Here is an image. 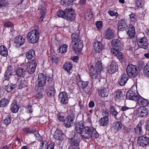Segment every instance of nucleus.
Instances as JSON below:
<instances>
[{
    "instance_id": "nucleus-39",
    "label": "nucleus",
    "mask_w": 149,
    "mask_h": 149,
    "mask_svg": "<svg viewBox=\"0 0 149 149\" xmlns=\"http://www.w3.org/2000/svg\"><path fill=\"white\" fill-rule=\"evenodd\" d=\"M68 45L66 44H64L62 46L60 47L57 50V51L61 54L64 53L66 52L67 50Z\"/></svg>"
},
{
    "instance_id": "nucleus-25",
    "label": "nucleus",
    "mask_w": 149,
    "mask_h": 149,
    "mask_svg": "<svg viewBox=\"0 0 149 149\" xmlns=\"http://www.w3.org/2000/svg\"><path fill=\"white\" fill-rule=\"evenodd\" d=\"M24 78H19L17 80V84L18 86V88L21 89L25 87V85Z\"/></svg>"
},
{
    "instance_id": "nucleus-3",
    "label": "nucleus",
    "mask_w": 149,
    "mask_h": 149,
    "mask_svg": "<svg viewBox=\"0 0 149 149\" xmlns=\"http://www.w3.org/2000/svg\"><path fill=\"white\" fill-rule=\"evenodd\" d=\"M39 31L36 29L30 31L27 34L28 40L30 43L34 44L38 41L39 38Z\"/></svg>"
},
{
    "instance_id": "nucleus-51",
    "label": "nucleus",
    "mask_w": 149,
    "mask_h": 149,
    "mask_svg": "<svg viewBox=\"0 0 149 149\" xmlns=\"http://www.w3.org/2000/svg\"><path fill=\"white\" fill-rule=\"evenodd\" d=\"M117 49L116 48H112L111 49V52L112 54L114 56H116L119 51H118Z\"/></svg>"
},
{
    "instance_id": "nucleus-55",
    "label": "nucleus",
    "mask_w": 149,
    "mask_h": 149,
    "mask_svg": "<svg viewBox=\"0 0 149 149\" xmlns=\"http://www.w3.org/2000/svg\"><path fill=\"white\" fill-rule=\"evenodd\" d=\"M58 57L56 55H53L52 58L51 60L53 63H56L58 61Z\"/></svg>"
},
{
    "instance_id": "nucleus-32",
    "label": "nucleus",
    "mask_w": 149,
    "mask_h": 149,
    "mask_svg": "<svg viewBox=\"0 0 149 149\" xmlns=\"http://www.w3.org/2000/svg\"><path fill=\"white\" fill-rule=\"evenodd\" d=\"M55 90L52 87H48L46 91L47 95L49 97L54 96L55 94Z\"/></svg>"
},
{
    "instance_id": "nucleus-37",
    "label": "nucleus",
    "mask_w": 149,
    "mask_h": 149,
    "mask_svg": "<svg viewBox=\"0 0 149 149\" xmlns=\"http://www.w3.org/2000/svg\"><path fill=\"white\" fill-rule=\"evenodd\" d=\"M113 127L117 131H118L122 128V125L120 122L117 121L113 123Z\"/></svg>"
},
{
    "instance_id": "nucleus-19",
    "label": "nucleus",
    "mask_w": 149,
    "mask_h": 149,
    "mask_svg": "<svg viewBox=\"0 0 149 149\" xmlns=\"http://www.w3.org/2000/svg\"><path fill=\"white\" fill-rule=\"evenodd\" d=\"M70 147L72 149H79V143L77 140L75 138H73L70 140Z\"/></svg>"
},
{
    "instance_id": "nucleus-6",
    "label": "nucleus",
    "mask_w": 149,
    "mask_h": 149,
    "mask_svg": "<svg viewBox=\"0 0 149 149\" xmlns=\"http://www.w3.org/2000/svg\"><path fill=\"white\" fill-rule=\"evenodd\" d=\"M149 143V138L145 135L139 136L137 139V144L142 147H145Z\"/></svg>"
},
{
    "instance_id": "nucleus-61",
    "label": "nucleus",
    "mask_w": 149,
    "mask_h": 149,
    "mask_svg": "<svg viewBox=\"0 0 149 149\" xmlns=\"http://www.w3.org/2000/svg\"><path fill=\"white\" fill-rule=\"evenodd\" d=\"M74 1V0H65V2L66 4L70 6L73 4Z\"/></svg>"
},
{
    "instance_id": "nucleus-12",
    "label": "nucleus",
    "mask_w": 149,
    "mask_h": 149,
    "mask_svg": "<svg viewBox=\"0 0 149 149\" xmlns=\"http://www.w3.org/2000/svg\"><path fill=\"white\" fill-rule=\"evenodd\" d=\"M137 42L138 47L141 48L146 49L148 47L147 40L145 37L139 39Z\"/></svg>"
},
{
    "instance_id": "nucleus-50",
    "label": "nucleus",
    "mask_w": 149,
    "mask_h": 149,
    "mask_svg": "<svg viewBox=\"0 0 149 149\" xmlns=\"http://www.w3.org/2000/svg\"><path fill=\"white\" fill-rule=\"evenodd\" d=\"M7 2L6 0H0V7H3L7 5Z\"/></svg>"
},
{
    "instance_id": "nucleus-30",
    "label": "nucleus",
    "mask_w": 149,
    "mask_h": 149,
    "mask_svg": "<svg viewBox=\"0 0 149 149\" xmlns=\"http://www.w3.org/2000/svg\"><path fill=\"white\" fill-rule=\"evenodd\" d=\"M137 101H138L139 104L143 105L144 107L148 105V100L141 96H138Z\"/></svg>"
},
{
    "instance_id": "nucleus-62",
    "label": "nucleus",
    "mask_w": 149,
    "mask_h": 149,
    "mask_svg": "<svg viewBox=\"0 0 149 149\" xmlns=\"http://www.w3.org/2000/svg\"><path fill=\"white\" fill-rule=\"evenodd\" d=\"M4 24L8 27H11L13 26V24L12 23L9 22H6L4 23Z\"/></svg>"
},
{
    "instance_id": "nucleus-54",
    "label": "nucleus",
    "mask_w": 149,
    "mask_h": 149,
    "mask_svg": "<svg viewBox=\"0 0 149 149\" xmlns=\"http://www.w3.org/2000/svg\"><path fill=\"white\" fill-rule=\"evenodd\" d=\"M23 131L26 134H30L31 133H34L30 129L28 128H24L23 129Z\"/></svg>"
},
{
    "instance_id": "nucleus-38",
    "label": "nucleus",
    "mask_w": 149,
    "mask_h": 149,
    "mask_svg": "<svg viewBox=\"0 0 149 149\" xmlns=\"http://www.w3.org/2000/svg\"><path fill=\"white\" fill-rule=\"evenodd\" d=\"M114 94L116 97L118 99H120L123 97L125 94L123 93V92L120 90H117L115 92Z\"/></svg>"
},
{
    "instance_id": "nucleus-31",
    "label": "nucleus",
    "mask_w": 149,
    "mask_h": 149,
    "mask_svg": "<svg viewBox=\"0 0 149 149\" xmlns=\"http://www.w3.org/2000/svg\"><path fill=\"white\" fill-rule=\"evenodd\" d=\"M93 15L92 10L90 9H88L85 12V17L87 20H90L93 17Z\"/></svg>"
},
{
    "instance_id": "nucleus-59",
    "label": "nucleus",
    "mask_w": 149,
    "mask_h": 149,
    "mask_svg": "<svg viewBox=\"0 0 149 149\" xmlns=\"http://www.w3.org/2000/svg\"><path fill=\"white\" fill-rule=\"evenodd\" d=\"M130 18L132 22H135L136 20L135 15L133 14H131L130 15Z\"/></svg>"
},
{
    "instance_id": "nucleus-52",
    "label": "nucleus",
    "mask_w": 149,
    "mask_h": 149,
    "mask_svg": "<svg viewBox=\"0 0 149 149\" xmlns=\"http://www.w3.org/2000/svg\"><path fill=\"white\" fill-rule=\"evenodd\" d=\"M96 26L98 29H100L102 27V22L101 21H97L95 23Z\"/></svg>"
},
{
    "instance_id": "nucleus-20",
    "label": "nucleus",
    "mask_w": 149,
    "mask_h": 149,
    "mask_svg": "<svg viewBox=\"0 0 149 149\" xmlns=\"http://www.w3.org/2000/svg\"><path fill=\"white\" fill-rule=\"evenodd\" d=\"M119 25L118 27V30L122 31L128 28L125 21L123 19H121L119 21Z\"/></svg>"
},
{
    "instance_id": "nucleus-35",
    "label": "nucleus",
    "mask_w": 149,
    "mask_h": 149,
    "mask_svg": "<svg viewBox=\"0 0 149 149\" xmlns=\"http://www.w3.org/2000/svg\"><path fill=\"white\" fill-rule=\"evenodd\" d=\"M7 49L5 46L1 45L0 46V54L4 56H6L8 55Z\"/></svg>"
},
{
    "instance_id": "nucleus-16",
    "label": "nucleus",
    "mask_w": 149,
    "mask_h": 149,
    "mask_svg": "<svg viewBox=\"0 0 149 149\" xmlns=\"http://www.w3.org/2000/svg\"><path fill=\"white\" fill-rule=\"evenodd\" d=\"M139 116L141 117H146L148 114V110L145 107L138 108Z\"/></svg>"
},
{
    "instance_id": "nucleus-24",
    "label": "nucleus",
    "mask_w": 149,
    "mask_h": 149,
    "mask_svg": "<svg viewBox=\"0 0 149 149\" xmlns=\"http://www.w3.org/2000/svg\"><path fill=\"white\" fill-rule=\"evenodd\" d=\"M72 43L82 41L79 36L78 32L74 33L71 36Z\"/></svg>"
},
{
    "instance_id": "nucleus-2",
    "label": "nucleus",
    "mask_w": 149,
    "mask_h": 149,
    "mask_svg": "<svg viewBox=\"0 0 149 149\" xmlns=\"http://www.w3.org/2000/svg\"><path fill=\"white\" fill-rule=\"evenodd\" d=\"M80 134L83 139H89L92 137L97 138L99 136L96 130L91 127H85Z\"/></svg>"
},
{
    "instance_id": "nucleus-4",
    "label": "nucleus",
    "mask_w": 149,
    "mask_h": 149,
    "mask_svg": "<svg viewBox=\"0 0 149 149\" xmlns=\"http://www.w3.org/2000/svg\"><path fill=\"white\" fill-rule=\"evenodd\" d=\"M47 78L43 74L41 73L38 75V84L36 86L35 89L38 91H42L43 87L45 86Z\"/></svg>"
},
{
    "instance_id": "nucleus-53",
    "label": "nucleus",
    "mask_w": 149,
    "mask_h": 149,
    "mask_svg": "<svg viewBox=\"0 0 149 149\" xmlns=\"http://www.w3.org/2000/svg\"><path fill=\"white\" fill-rule=\"evenodd\" d=\"M11 121V118L9 117H7L4 120L3 122L6 125H7L10 123Z\"/></svg>"
},
{
    "instance_id": "nucleus-21",
    "label": "nucleus",
    "mask_w": 149,
    "mask_h": 149,
    "mask_svg": "<svg viewBox=\"0 0 149 149\" xmlns=\"http://www.w3.org/2000/svg\"><path fill=\"white\" fill-rule=\"evenodd\" d=\"M114 35L113 31L110 28H108L104 34V37L105 38L108 39L112 38Z\"/></svg>"
},
{
    "instance_id": "nucleus-7",
    "label": "nucleus",
    "mask_w": 149,
    "mask_h": 149,
    "mask_svg": "<svg viewBox=\"0 0 149 149\" xmlns=\"http://www.w3.org/2000/svg\"><path fill=\"white\" fill-rule=\"evenodd\" d=\"M107 68L108 72L110 74H113L118 71V65L116 62L112 61Z\"/></svg>"
},
{
    "instance_id": "nucleus-42",
    "label": "nucleus",
    "mask_w": 149,
    "mask_h": 149,
    "mask_svg": "<svg viewBox=\"0 0 149 149\" xmlns=\"http://www.w3.org/2000/svg\"><path fill=\"white\" fill-rule=\"evenodd\" d=\"M77 84L78 86L83 88L84 87H86L88 84V82L87 81H77Z\"/></svg>"
},
{
    "instance_id": "nucleus-1",
    "label": "nucleus",
    "mask_w": 149,
    "mask_h": 149,
    "mask_svg": "<svg viewBox=\"0 0 149 149\" xmlns=\"http://www.w3.org/2000/svg\"><path fill=\"white\" fill-rule=\"evenodd\" d=\"M37 65L36 62L35 60L31 61L29 63L22 64L21 67H19L16 70V74L20 78H24L27 72L29 74H32L34 73Z\"/></svg>"
},
{
    "instance_id": "nucleus-27",
    "label": "nucleus",
    "mask_w": 149,
    "mask_h": 149,
    "mask_svg": "<svg viewBox=\"0 0 149 149\" xmlns=\"http://www.w3.org/2000/svg\"><path fill=\"white\" fill-rule=\"evenodd\" d=\"M127 29H128L127 32V35L130 38H133L135 35L134 28V26L132 25H131L129 28H128Z\"/></svg>"
},
{
    "instance_id": "nucleus-44",
    "label": "nucleus",
    "mask_w": 149,
    "mask_h": 149,
    "mask_svg": "<svg viewBox=\"0 0 149 149\" xmlns=\"http://www.w3.org/2000/svg\"><path fill=\"white\" fill-rule=\"evenodd\" d=\"M143 73L145 75L149 77V64L146 65L144 66Z\"/></svg>"
},
{
    "instance_id": "nucleus-33",
    "label": "nucleus",
    "mask_w": 149,
    "mask_h": 149,
    "mask_svg": "<svg viewBox=\"0 0 149 149\" xmlns=\"http://www.w3.org/2000/svg\"><path fill=\"white\" fill-rule=\"evenodd\" d=\"M72 67V65L71 63H67L63 65V68L69 74H70L71 73L70 70H71Z\"/></svg>"
},
{
    "instance_id": "nucleus-13",
    "label": "nucleus",
    "mask_w": 149,
    "mask_h": 149,
    "mask_svg": "<svg viewBox=\"0 0 149 149\" xmlns=\"http://www.w3.org/2000/svg\"><path fill=\"white\" fill-rule=\"evenodd\" d=\"M60 102L63 104H66L68 102V95L65 91L60 92L58 95Z\"/></svg>"
},
{
    "instance_id": "nucleus-34",
    "label": "nucleus",
    "mask_w": 149,
    "mask_h": 149,
    "mask_svg": "<svg viewBox=\"0 0 149 149\" xmlns=\"http://www.w3.org/2000/svg\"><path fill=\"white\" fill-rule=\"evenodd\" d=\"M91 75L92 83H95L100 81L98 76V74L96 71H94V72Z\"/></svg>"
},
{
    "instance_id": "nucleus-58",
    "label": "nucleus",
    "mask_w": 149,
    "mask_h": 149,
    "mask_svg": "<svg viewBox=\"0 0 149 149\" xmlns=\"http://www.w3.org/2000/svg\"><path fill=\"white\" fill-rule=\"evenodd\" d=\"M135 2L136 6L137 7H141V8H142L141 6L142 2L141 0H136Z\"/></svg>"
},
{
    "instance_id": "nucleus-57",
    "label": "nucleus",
    "mask_w": 149,
    "mask_h": 149,
    "mask_svg": "<svg viewBox=\"0 0 149 149\" xmlns=\"http://www.w3.org/2000/svg\"><path fill=\"white\" fill-rule=\"evenodd\" d=\"M32 106L31 104H29L26 106V108L27 109V111L30 113H32L33 112V109Z\"/></svg>"
},
{
    "instance_id": "nucleus-56",
    "label": "nucleus",
    "mask_w": 149,
    "mask_h": 149,
    "mask_svg": "<svg viewBox=\"0 0 149 149\" xmlns=\"http://www.w3.org/2000/svg\"><path fill=\"white\" fill-rule=\"evenodd\" d=\"M102 114L103 116V117H108L109 116L108 112L107 110H103L102 111Z\"/></svg>"
},
{
    "instance_id": "nucleus-9",
    "label": "nucleus",
    "mask_w": 149,
    "mask_h": 149,
    "mask_svg": "<svg viewBox=\"0 0 149 149\" xmlns=\"http://www.w3.org/2000/svg\"><path fill=\"white\" fill-rule=\"evenodd\" d=\"M72 49L75 54H78L82 50L83 46L82 41L72 43Z\"/></svg>"
},
{
    "instance_id": "nucleus-45",
    "label": "nucleus",
    "mask_w": 149,
    "mask_h": 149,
    "mask_svg": "<svg viewBox=\"0 0 149 149\" xmlns=\"http://www.w3.org/2000/svg\"><path fill=\"white\" fill-rule=\"evenodd\" d=\"M95 66L97 68V70H98V71H101L102 69L101 62V61H99L98 60H97L96 62Z\"/></svg>"
},
{
    "instance_id": "nucleus-60",
    "label": "nucleus",
    "mask_w": 149,
    "mask_h": 149,
    "mask_svg": "<svg viewBox=\"0 0 149 149\" xmlns=\"http://www.w3.org/2000/svg\"><path fill=\"white\" fill-rule=\"evenodd\" d=\"M108 13L111 16H116L118 14L117 13L115 12L114 11L112 10L109 11H108Z\"/></svg>"
},
{
    "instance_id": "nucleus-26",
    "label": "nucleus",
    "mask_w": 149,
    "mask_h": 149,
    "mask_svg": "<svg viewBox=\"0 0 149 149\" xmlns=\"http://www.w3.org/2000/svg\"><path fill=\"white\" fill-rule=\"evenodd\" d=\"M98 93L100 97H105L108 96L109 92L106 88H103L98 90Z\"/></svg>"
},
{
    "instance_id": "nucleus-11",
    "label": "nucleus",
    "mask_w": 149,
    "mask_h": 149,
    "mask_svg": "<svg viewBox=\"0 0 149 149\" xmlns=\"http://www.w3.org/2000/svg\"><path fill=\"white\" fill-rule=\"evenodd\" d=\"M111 44L113 47L117 49L118 50L121 51L122 50L123 45L119 40L114 39L111 40Z\"/></svg>"
},
{
    "instance_id": "nucleus-15",
    "label": "nucleus",
    "mask_w": 149,
    "mask_h": 149,
    "mask_svg": "<svg viewBox=\"0 0 149 149\" xmlns=\"http://www.w3.org/2000/svg\"><path fill=\"white\" fill-rule=\"evenodd\" d=\"M54 138L57 140L62 141L64 138L63 132L61 130L57 129L55 132Z\"/></svg>"
},
{
    "instance_id": "nucleus-64",
    "label": "nucleus",
    "mask_w": 149,
    "mask_h": 149,
    "mask_svg": "<svg viewBox=\"0 0 149 149\" xmlns=\"http://www.w3.org/2000/svg\"><path fill=\"white\" fill-rule=\"evenodd\" d=\"M43 94L41 92H39L36 95V97L38 99H41L42 97Z\"/></svg>"
},
{
    "instance_id": "nucleus-5",
    "label": "nucleus",
    "mask_w": 149,
    "mask_h": 149,
    "mask_svg": "<svg viewBox=\"0 0 149 149\" xmlns=\"http://www.w3.org/2000/svg\"><path fill=\"white\" fill-rule=\"evenodd\" d=\"M126 72L128 76L133 78L136 77L138 73L136 66L132 64L127 65L126 68Z\"/></svg>"
},
{
    "instance_id": "nucleus-23",
    "label": "nucleus",
    "mask_w": 149,
    "mask_h": 149,
    "mask_svg": "<svg viewBox=\"0 0 149 149\" xmlns=\"http://www.w3.org/2000/svg\"><path fill=\"white\" fill-rule=\"evenodd\" d=\"M75 128L77 132L80 134L83 129L84 128V125L83 123L81 122H77L75 123Z\"/></svg>"
},
{
    "instance_id": "nucleus-41",
    "label": "nucleus",
    "mask_w": 149,
    "mask_h": 149,
    "mask_svg": "<svg viewBox=\"0 0 149 149\" xmlns=\"http://www.w3.org/2000/svg\"><path fill=\"white\" fill-rule=\"evenodd\" d=\"M116 56L121 62H124L125 60L124 55L120 52H118Z\"/></svg>"
},
{
    "instance_id": "nucleus-49",
    "label": "nucleus",
    "mask_w": 149,
    "mask_h": 149,
    "mask_svg": "<svg viewBox=\"0 0 149 149\" xmlns=\"http://www.w3.org/2000/svg\"><path fill=\"white\" fill-rule=\"evenodd\" d=\"M14 88V87H13V86L8 84L7 86L5 87V90L8 92H10Z\"/></svg>"
},
{
    "instance_id": "nucleus-40",
    "label": "nucleus",
    "mask_w": 149,
    "mask_h": 149,
    "mask_svg": "<svg viewBox=\"0 0 149 149\" xmlns=\"http://www.w3.org/2000/svg\"><path fill=\"white\" fill-rule=\"evenodd\" d=\"M110 112L112 115L114 116L115 118H116V116L118 114V112L115 109L113 106H111L110 107Z\"/></svg>"
},
{
    "instance_id": "nucleus-47",
    "label": "nucleus",
    "mask_w": 149,
    "mask_h": 149,
    "mask_svg": "<svg viewBox=\"0 0 149 149\" xmlns=\"http://www.w3.org/2000/svg\"><path fill=\"white\" fill-rule=\"evenodd\" d=\"M6 71L12 74L16 71V70L14 66L10 65L8 67Z\"/></svg>"
},
{
    "instance_id": "nucleus-17",
    "label": "nucleus",
    "mask_w": 149,
    "mask_h": 149,
    "mask_svg": "<svg viewBox=\"0 0 149 149\" xmlns=\"http://www.w3.org/2000/svg\"><path fill=\"white\" fill-rule=\"evenodd\" d=\"M128 79V77L125 73L123 74L118 80V83L120 86H124L126 83Z\"/></svg>"
},
{
    "instance_id": "nucleus-8",
    "label": "nucleus",
    "mask_w": 149,
    "mask_h": 149,
    "mask_svg": "<svg viewBox=\"0 0 149 149\" xmlns=\"http://www.w3.org/2000/svg\"><path fill=\"white\" fill-rule=\"evenodd\" d=\"M65 12H66V14L65 19L70 21L74 19L75 15L72 8H67L65 10Z\"/></svg>"
},
{
    "instance_id": "nucleus-22",
    "label": "nucleus",
    "mask_w": 149,
    "mask_h": 149,
    "mask_svg": "<svg viewBox=\"0 0 149 149\" xmlns=\"http://www.w3.org/2000/svg\"><path fill=\"white\" fill-rule=\"evenodd\" d=\"M93 46L95 51L97 53H100L102 49V42L98 41L95 42L94 43Z\"/></svg>"
},
{
    "instance_id": "nucleus-48",
    "label": "nucleus",
    "mask_w": 149,
    "mask_h": 149,
    "mask_svg": "<svg viewBox=\"0 0 149 149\" xmlns=\"http://www.w3.org/2000/svg\"><path fill=\"white\" fill-rule=\"evenodd\" d=\"M12 75V74L6 71L5 72L4 79L5 80H9Z\"/></svg>"
},
{
    "instance_id": "nucleus-14",
    "label": "nucleus",
    "mask_w": 149,
    "mask_h": 149,
    "mask_svg": "<svg viewBox=\"0 0 149 149\" xmlns=\"http://www.w3.org/2000/svg\"><path fill=\"white\" fill-rule=\"evenodd\" d=\"M136 91H133L132 90H129L126 93V98L127 99L137 101L138 96L136 95Z\"/></svg>"
},
{
    "instance_id": "nucleus-63",
    "label": "nucleus",
    "mask_w": 149,
    "mask_h": 149,
    "mask_svg": "<svg viewBox=\"0 0 149 149\" xmlns=\"http://www.w3.org/2000/svg\"><path fill=\"white\" fill-rule=\"evenodd\" d=\"M83 89V90L84 92L85 93H86L87 94L89 93L90 89L89 88H88L87 86L86 87H84L82 88Z\"/></svg>"
},
{
    "instance_id": "nucleus-43",
    "label": "nucleus",
    "mask_w": 149,
    "mask_h": 149,
    "mask_svg": "<svg viewBox=\"0 0 149 149\" xmlns=\"http://www.w3.org/2000/svg\"><path fill=\"white\" fill-rule=\"evenodd\" d=\"M9 102L8 99L4 98L0 101V105L2 107H5L8 104Z\"/></svg>"
},
{
    "instance_id": "nucleus-36",
    "label": "nucleus",
    "mask_w": 149,
    "mask_h": 149,
    "mask_svg": "<svg viewBox=\"0 0 149 149\" xmlns=\"http://www.w3.org/2000/svg\"><path fill=\"white\" fill-rule=\"evenodd\" d=\"M26 55V58L29 60H30L35 56V52L33 50H30L27 52Z\"/></svg>"
},
{
    "instance_id": "nucleus-18",
    "label": "nucleus",
    "mask_w": 149,
    "mask_h": 149,
    "mask_svg": "<svg viewBox=\"0 0 149 149\" xmlns=\"http://www.w3.org/2000/svg\"><path fill=\"white\" fill-rule=\"evenodd\" d=\"M15 41V43L17 47H20L23 45L25 42L24 38L21 36L16 37Z\"/></svg>"
},
{
    "instance_id": "nucleus-46",
    "label": "nucleus",
    "mask_w": 149,
    "mask_h": 149,
    "mask_svg": "<svg viewBox=\"0 0 149 149\" xmlns=\"http://www.w3.org/2000/svg\"><path fill=\"white\" fill-rule=\"evenodd\" d=\"M57 15L59 17L63 18L65 19V17L66 12L61 10L57 11L56 13Z\"/></svg>"
},
{
    "instance_id": "nucleus-28",
    "label": "nucleus",
    "mask_w": 149,
    "mask_h": 149,
    "mask_svg": "<svg viewBox=\"0 0 149 149\" xmlns=\"http://www.w3.org/2000/svg\"><path fill=\"white\" fill-rule=\"evenodd\" d=\"M19 109V107L17 104L16 101L14 100L13 101V103L11 105V109L13 113L17 112Z\"/></svg>"
},
{
    "instance_id": "nucleus-10",
    "label": "nucleus",
    "mask_w": 149,
    "mask_h": 149,
    "mask_svg": "<svg viewBox=\"0 0 149 149\" xmlns=\"http://www.w3.org/2000/svg\"><path fill=\"white\" fill-rule=\"evenodd\" d=\"M74 119L71 116H67L64 120L63 124L67 128L72 126L74 124Z\"/></svg>"
},
{
    "instance_id": "nucleus-29",
    "label": "nucleus",
    "mask_w": 149,
    "mask_h": 149,
    "mask_svg": "<svg viewBox=\"0 0 149 149\" xmlns=\"http://www.w3.org/2000/svg\"><path fill=\"white\" fill-rule=\"evenodd\" d=\"M99 122L100 125L106 126L109 123V118L108 117H103L100 119Z\"/></svg>"
}]
</instances>
